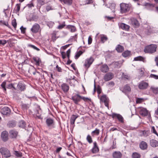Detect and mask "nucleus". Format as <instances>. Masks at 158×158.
Instances as JSON below:
<instances>
[{
  "instance_id": "nucleus-1",
  "label": "nucleus",
  "mask_w": 158,
  "mask_h": 158,
  "mask_svg": "<svg viewBox=\"0 0 158 158\" xmlns=\"http://www.w3.org/2000/svg\"><path fill=\"white\" fill-rule=\"evenodd\" d=\"M131 5L128 4L123 3L120 4V12L122 14L126 13L129 11Z\"/></svg>"
},
{
  "instance_id": "nucleus-2",
  "label": "nucleus",
  "mask_w": 158,
  "mask_h": 158,
  "mask_svg": "<svg viewBox=\"0 0 158 158\" xmlns=\"http://www.w3.org/2000/svg\"><path fill=\"white\" fill-rule=\"evenodd\" d=\"M0 112L3 118L9 116L11 113L10 109L7 106H5L0 109Z\"/></svg>"
},
{
  "instance_id": "nucleus-3",
  "label": "nucleus",
  "mask_w": 158,
  "mask_h": 158,
  "mask_svg": "<svg viewBox=\"0 0 158 158\" xmlns=\"http://www.w3.org/2000/svg\"><path fill=\"white\" fill-rule=\"evenodd\" d=\"M156 45L151 44L145 47L144 51L145 53L152 54L156 51Z\"/></svg>"
},
{
  "instance_id": "nucleus-4",
  "label": "nucleus",
  "mask_w": 158,
  "mask_h": 158,
  "mask_svg": "<svg viewBox=\"0 0 158 158\" xmlns=\"http://www.w3.org/2000/svg\"><path fill=\"white\" fill-rule=\"evenodd\" d=\"M0 152L4 157L8 158L11 156V153L10 151L7 148L2 147L0 148Z\"/></svg>"
},
{
  "instance_id": "nucleus-5",
  "label": "nucleus",
  "mask_w": 158,
  "mask_h": 158,
  "mask_svg": "<svg viewBox=\"0 0 158 158\" xmlns=\"http://www.w3.org/2000/svg\"><path fill=\"white\" fill-rule=\"evenodd\" d=\"M76 105H80L79 102L81 101V96L78 94H75L70 98Z\"/></svg>"
},
{
  "instance_id": "nucleus-6",
  "label": "nucleus",
  "mask_w": 158,
  "mask_h": 158,
  "mask_svg": "<svg viewBox=\"0 0 158 158\" xmlns=\"http://www.w3.org/2000/svg\"><path fill=\"white\" fill-rule=\"evenodd\" d=\"M94 61V59L92 56L86 59L84 65L85 68L87 70L90 67Z\"/></svg>"
},
{
  "instance_id": "nucleus-7",
  "label": "nucleus",
  "mask_w": 158,
  "mask_h": 158,
  "mask_svg": "<svg viewBox=\"0 0 158 158\" xmlns=\"http://www.w3.org/2000/svg\"><path fill=\"white\" fill-rule=\"evenodd\" d=\"M16 90L19 92L24 91L26 89V85L22 82L20 81L17 84Z\"/></svg>"
},
{
  "instance_id": "nucleus-8",
  "label": "nucleus",
  "mask_w": 158,
  "mask_h": 158,
  "mask_svg": "<svg viewBox=\"0 0 158 158\" xmlns=\"http://www.w3.org/2000/svg\"><path fill=\"white\" fill-rule=\"evenodd\" d=\"M46 123L49 129H51L55 127L54 121L50 118H48L46 119Z\"/></svg>"
},
{
  "instance_id": "nucleus-9",
  "label": "nucleus",
  "mask_w": 158,
  "mask_h": 158,
  "mask_svg": "<svg viewBox=\"0 0 158 158\" xmlns=\"http://www.w3.org/2000/svg\"><path fill=\"white\" fill-rule=\"evenodd\" d=\"M109 116L112 117L113 118H116L118 121L121 123H124V119L122 116L119 114L115 113H113L112 114H110Z\"/></svg>"
},
{
  "instance_id": "nucleus-10",
  "label": "nucleus",
  "mask_w": 158,
  "mask_h": 158,
  "mask_svg": "<svg viewBox=\"0 0 158 158\" xmlns=\"http://www.w3.org/2000/svg\"><path fill=\"white\" fill-rule=\"evenodd\" d=\"M149 86L148 83L144 81H142L139 84L138 87L140 89L144 90L146 89Z\"/></svg>"
},
{
  "instance_id": "nucleus-11",
  "label": "nucleus",
  "mask_w": 158,
  "mask_h": 158,
  "mask_svg": "<svg viewBox=\"0 0 158 158\" xmlns=\"http://www.w3.org/2000/svg\"><path fill=\"white\" fill-rule=\"evenodd\" d=\"M10 136L11 139H16L18 135L19 132L15 129L10 130L9 131Z\"/></svg>"
},
{
  "instance_id": "nucleus-12",
  "label": "nucleus",
  "mask_w": 158,
  "mask_h": 158,
  "mask_svg": "<svg viewBox=\"0 0 158 158\" xmlns=\"http://www.w3.org/2000/svg\"><path fill=\"white\" fill-rule=\"evenodd\" d=\"M1 137L3 141H7L9 139L8 132L6 131H3L1 134Z\"/></svg>"
},
{
  "instance_id": "nucleus-13",
  "label": "nucleus",
  "mask_w": 158,
  "mask_h": 158,
  "mask_svg": "<svg viewBox=\"0 0 158 158\" xmlns=\"http://www.w3.org/2000/svg\"><path fill=\"white\" fill-rule=\"evenodd\" d=\"M40 28V26L37 23H35L31 28V30L33 33H36L39 32Z\"/></svg>"
},
{
  "instance_id": "nucleus-14",
  "label": "nucleus",
  "mask_w": 158,
  "mask_h": 158,
  "mask_svg": "<svg viewBox=\"0 0 158 158\" xmlns=\"http://www.w3.org/2000/svg\"><path fill=\"white\" fill-rule=\"evenodd\" d=\"M60 88L64 93H67L69 90V87L67 84L63 83L61 85Z\"/></svg>"
},
{
  "instance_id": "nucleus-15",
  "label": "nucleus",
  "mask_w": 158,
  "mask_h": 158,
  "mask_svg": "<svg viewBox=\"0 0 158 158\" xmlns=\"http://www.w3.org/2000/svg\"><path fill=\"white\" fill-rule=\"evenodd\" d=\"M113 77L114 75L113 73L109 72L105 74L104 77L103 79L105 81H107L111 80Z\"/></svg>"
},
{
  "instance_id": "nucleus-16",
  "label": "nucleus",
  "mask_w": 158,
  "mask_h": 158,
  "mask_svg": "<svg viewBox=\"0 0 158 158\" xmlns=\"http://www.w3.org/2000/svg\"><path fill=\"white\" fill-rule=\"evenodd\" d=\"M75 77L73 76L72 79L67 78L66 79V81L69 83L70 85L74 86L75 85V82L77 81V80L75 79Z\"/></svg>"
},
{
  "instance_id": "nucleus-17",
  "label": "nucleus",
  "mask_w": 158,
  "mask_h": 158,
  "mask_svg": "<svg viewBox=\"0 0 158 158\" xmlns=\"http://www.w3.org/2000/svg\"><path fill=\"white\" fill-rule=\"evenodd\" d=\"M28 72L29 73L31 74H33V75H35L37 73L39 75H41V74L40 73V72L37 71L35 69L33 66H31V67L29 68Z\"/></svg>"
},
{
  "instance_id": "nucleus-18",
  "label": "nucleus",
  "mask_w": 158,
  "mask_h": 158,
  "mask_svg": "<svg viewBox=\"0 0 158 158\" xmlns=\"http://www.w3.org/2000/svg\"><path fill=\"white\" fill-rule=\"evenodd\" d=\"M140 110L139 111V113L142 116H145L147 115L148 111L144 108L140 107Z\"/></svg>"
},
{
  "instance_id": "nucleus-19",
  "label": "nucleus",
  "mask_w": 158,
  "mask_h": 158,
  "mask_svg": "<svg viewBox=\"0 0 158 158\" xmlns=\"http://www.w3.org/2000/svg\"><path fill=\"white\" fill-rule=\"evenodd\" d=\"M17 124V122L14 120H10L7 123V125L9 128H14Z\"/></svg>"
},
{
  "instance_id": "nucleus-20",
  "label": "nucleus",
  "mask_w": 158,
  "mask_h": 158,
  "mask_svg": "<svg viewBox=\"0 0 158 158\" xmlns=\"http://www.w3.org/2000/svg\"><path fill=\"white\" fill-rule=\"evenodd\" d=\"M100 70L102 72L106 73L109 71V68L107 64H102L100 67Z\"/></svg>"
},
{
  "instance_id": "nucleus-21",
  "label": "nucleus",
  "mask_w": 158,
  "mask_h": 158,
  "mask_svg": "<svg viewBox=\"0 0 158 158\" xmlns=\"http://www.w3.org/2000/svg\"><path fill=\"white\" fill-rule=\"evenodd\" d=\"M79 117V115L77 114H73L70 118V123L71 125H73L74 124L76 119Z\"/></svg>"
},
{
  "instance_id": "nucleus-22",
  "label": "nucleus",
  "mask_w": 158,
  "mask_h": 158,
  "mask_svg": "<svg viewBox=\"0 0 158 158\" xmlns=\"http://www.w3.org/2000/svg\"><path fill=\"white\" fill-rule=\"evenodd\" d=\"M113 158H121L122 154L120 151H115L113 153Z\"/></svg>"
},
{
  "instance_id": "nucleus-23",
  "label": "nucleus",
  "mask_w": 158,
  "mask_h": 158,
  "mask_svg": "<svg viewBox=\"0 0 158 158\" xmlns=\"http://www.w3.org/2000/svg\"><path fill=\"white\" fill-rule=\"evenodd\" d=\"M150 146L152 147L156 148L158 146V141L156 140L152 139L150 140Z\"/></svg>"
},
{
  "instance_id": "nucleus-24",
  "label": "nucleus",
  "mask_w": 158,
  "mask_h": 158,
  "mask_svg": "<svg viewBox=\"0 0 158 158\" xmlns=\"http://www.w3.org/2000/svg\"><path fill=\"white\" fill-rule=\"evenodd\" d=\"M140 148L142 150H145L148 148V145L147 143L144 141H142L139 144Z\"/></svg>"
},
{
  "instance_id": "nucleus-25",
  "label": "nucleus",
  "mask_w": 158,
  "mask_h": 158,
  "mask_svg": "<svg viewBox=\"0 0 158 158\" xmlns=\"http://www.w3.org/2000/svg\"><path fill=\"white\" fill-rule=\"evenodd\" d=\"M32 59L33 60V62L37 66H40V64L41 63V60L40 59L37 57H34Z\"/></svg>"
},
{
  "instance_id": "nucleus-26",
  "label": "nucleus",
  "mask_w": 158,
  "mask_h": 158,
  "mask_svg": "<svg viewBox=\"0 0 158 158\" xmlns=\"http://www.w3.org/2000/svg\"><path fill=\"white\" fill-rule=\"evenodd\" d=\"M105 6L108 8H110L113 11L115 8V4L113 2L109 3L108 4H106Z\"/></svg>"
},
{
  "instance_id": "nucleus-27",
  "label": "nucleus",
  "mask_w": 158,
  "mask_h": 158,
  "mask_svg": "<svg viewBox=\"0 0 158 158\" xmlns=\"http://www.w3.org/2000/svg\"><path fill=\"white\" fill-rule=\"evenodd\" d=\"M131 88L128 84L125 85L123 88L122 92L124 93H129L131 92Z\"/></svg>"
},
{
  "instance_id": "nucleus-28",
  "label": "nucleus",
  "mask_w": 158,
  "mask_h": 158,
  "mask_svg": "<svg viewBox=\"0 0 158 158\" xmlns=\"http://www.w3.org/2000/svg\"><path fill=\"white\" fill-rule=\"evenodd\" d=\"M131 24L135 27H138L139 26L138 21L136 19L134 18L131 19Z\"/></svg>"
},
{
  "instance_id": "nucleus-29",
  "label": "nucleus",
  "mask_w": 158,
  "mask_h": 158,
  "mask_svg": "<svg viewBox=\"0 0 158 158\" xmlns=\"http://www.w3.org/2000/svg\"><path fill=\"white\" fill-rule=\"evenodd\" d=\"M134 60L136 61H142L144 63H145L146 62L145 58L141 56H139L136 57L134 58Z\"/></svg>"
},
{
  "instance_id": "nucleus-30",
  "label": "nucleus",
  "mask_w": 158,
  "mask_h": 158,
  "mask_svg": "<svg viewBox=\"0 0 158 158\" xmlns=\"http://www.w3.org/2000/svg\"><path fill=\"white\" fill-rule=\"evenodd\" d=\"M18 126L19 127L25 129L26 127V122L23 120L20 121L19 123Z\"/></svg>"
},
{
  "instance_id": "nucleus-31",
  "label": "nucleus",
  "mask_w": 158,
  "mask_h": 158,
  "mask_svg": "<svg viewBox=\"0 0 158 158\" xmlns=\"http://www.w3.org/2000/svg\"><path fill=\"white\" fill-rule=\"evenodd\" d=\"M21 108L24 111H27L30 107V105L28 104L22 103L21 105Z\"/></svg>"
},
{
  "instance_id": "nucleus-32",
  "label": "nucleus",
  "mask_w": 158,
  "mask_h": 158,
  "mask_svg": "<svg viewBox=\"0 0 158 158\" xmlns=\"http://www.w3.org/2000/svg\"><path fill=\"white\" fill-rule=\"evenodd\" d=\"M16 84L15 83H9L6 85V88L8 89H11V91L12 90H15L16 89V88L15 86V85Z\"/></svg>"
},
{
  "instance_id": "nucleus-33",
  "label": "nucleus",
  "mask_w": 158,
  "mask_h": 158,
  "mask_svg": "<svg viewBox=\"0 0 158 158\" xmlns=\"http://www.w3.org/2000/svg\"><path fill=\"white\" fill-rule=\"evenodd\" d=\"M131 51L127 50L124 52L122 54V56L124 57H127L131 55Z\"/></svg>"
},
{
  "instance_id": "nucleus-34",
  "label": "nucleus",
  "mask_w": 158,
  "mask_h": 158,
  "mask_svg": "<svg viewBox=\"0 0 158 158\" xmlns=\"http://www.w3.org/2000/svg\"><path fill=\"white\" fill-rule=\"evenodd\" d=\"M65 28L70 30V31L72 32H73L76 31V27L73 25H68Z\"/></svg>"
},
{
  "instance_id": "nucleus-35",
  "label": "nucleus",
  "mask_w": 158,
  "mask_h": 158,
  "mask_svg": "<svg viewBox=\"0 0 158 158\" xmlns=\"http://www.w3.org/2000/svg\"><path fill=\"white\" fill-rule=\"evenodd\" d=\"M115 50L118 52L120 53L122 52L124 50V47L123 46L118 44L115 48Z\"/></svg>"
},
{
  "instance_id": "nucleus-36",
  "label": "nucleus",
  "mask_w": 158,
  "mask_h": 158,
  "mask_svg": "<svg viewBox=\"0 0 158 158\" xmlns=\"http://www.w3.org/2000/svg\"><path fill=\"white\" fill-rule=\"evenodd\" d=\"M61 2H63L64 4L68 6L71 5L73 3V0H59Z\"/></svg>"
},
{
  "instance_id": "nucleus-37",
  "label": "nucleus",
  "mask_w": 158,
  "mask_h": 158,
  "mask_svg": "<svg viewBox=\"0 0 158 158\" xmlns=\"http://www.w3.org/2000/svg\"><path fill=\"white\" fill-rule=\"evenodd\" d=\"M13 96V98L16 99H17L19 98V96L18 95L19 91L16 89L12 90L11 91Z\"/></svg>"
},
{
  "instance_id": "nucleus-38",
  "label": "nucleus",
  "mask_w": 158,
  "mask_h": 158,
  "mask_svg": "<svg viewBox=\"0 0 158 158\" xmlns=\"http://www.w3.org/2000/svg\"><path fill=\"white\" fill-rule=\"evenodd\" d=\"M120 27L123 30L128 31L129 29V26L123 23H121Z\"/></svg>"
},
{
  "instance_id": "nucleus-39",
  "label": "nucleus",
  "mask_w": 158,
  "mask_h": 158,
  "mask_svg": "<svg viewBox=\"0 0 158 158\" xmlns=\"http://www.w3.org/2000/svg\"><path fill=\"white\" fill-rule=\"evenodd\" d=\"M2 24H3L7 27H8L9 28L12 30L11 26L9 25L8 22L7 21H6L4 20H0V25H2Z\"/></svg>"
},
{
  "instance_id": "nucleus-40",
  "label": "nucleus",
  "mask_w": 158,
  "mask_h": 158,
  "mask_svg": "<svg viewBox=\"0 0 158 158\" xmlns=\"http://www.w3.org/2000/svg\"><path fill=\"white\" fill-rule=\"evenodd\" d=\"M6 81H3L1 85V88L4 92H6Z\"/></svg>"
},
{
  "instance_id": "nucleus-41",
  "label": "nucleus",
  "mask_w": 158,
  "mask_h": 158,
  "mask_svg": "<svg viewBox=\"0 0 158 158\" xmlns=\"http://www.w3.org/2000/svg\"><path fill=\"white\" fill-rule=\"evenodd\" d=\"M20 3L17 4L16 5L15 8L14 10L13 13L17 14L19 12L20 10Z\"/></svg>"
},
{
  "instance_id": "nucleus-42",
  "label": "nucleus",
  "mask_w": 158,
  "mask_h": 158,
  "mask_svg": "<svg viewBox=\"0 0 158 158\" xmlns=\"http://www.w3.org/2000/svg\"><path fill=\"white\" fill-rule=\"evenodd\" d=\"M99 130L96 128L94 131L92 132L91 134L92 137H94L95 135H98L99 134Z\"/></svg>"
},
{
  "instance_id": "nucleus-43",
  "label": "nucleus",
  "mask_w": 158,
  "mask_h": 158,
  "mask_svg": "<svg viewBox=\"0 0 158 158\" xmlns=\"http://www.w3.org/2000/svg\"><path fill=\"white\" fill-rule=\"evenodd\" d=\"M132 158H140L141 155L140 154L136 152H133L132 155Z\"/></svg>"
},
{
  "instance_id": "nucleus-44",
  "label": "nucleus",
  "mask_w": 158,
  "mask_h": 158,
  "mask_svg": "<svg viewBox=\"0 0 158 158\" xmlns=\"http://www.w3.org/2000/svg\"><path fill=\"white\" fill-rule=\"evenodd\" d=\"M83 52H84L81 50L78 52H77L75 56V58L76 59H78L80 56L83 53Z\"/></svg>"
},
{
  "instance_id": "nucleus-45",
  "label": "nucleus",
  "mask_w": 158,
  "mask_h": 158,
  "mask_svg": "<svg viewBox=\"0 0 158 158\" xmlns=\"http://www.w3.org/2000/svg\"><path fill=\"white\" fill-rule=\"evenodd\" d=\"M150 89L152 90L154 94H158V87L156 88L151 87L150 88Z\"/></svg>"
},
{
  "instance_id": "nucleus-46",
  "label": "nucleus",
  "mask_w": 158,
  "mask_h": 158,
  "mask_svg": "<svg viewBox=\"0 0 158 158\" xmlns=\"http://www.w3.org/2000/svg\"><path fill=\"white\" fill-rule=\"evenodd\" d=\"M56 31H54L52 34V39L54 41H55L57 39L56 37Z\"/></svg>"
},
{
  "instance_id": "nucleus-47",
  "label": "nucleus",
  "mask_w": 158,
  "mask_h": 158,
  "mask_svg": "<svg viewBox=\"0 0 158 158\" xmlns=\"http://www.w3.org/2000/svg\"><path fill=\"white\" fill-rule=\"evenodd\" d=\"M100 101L102 102H104L107 101L106 96V95H103L100 98Z\"/></svg>"
},
{
  "instance_id": "nucleus-48",
  "label": "nucleus",
  "mask_w": 158,
  "mask_h": 158,
  "mask_svg": "<svg viewBox=\"0 0 158 158\" xmlns=\"http://www.w3.org/2000/svg\"><path fill=\"white\" fill-rule=\"evenodd\" d=\"M86 139L89 143H91L93 142V140L91 136L89 135H87Z\"/></svg>"
},
{
  "instance_id": "nucleus-49",
  "label": "nucleus",
  "mask_w": 158,
  "mask_h": 158,
  "mask_svg": "<svg viewBox=\"0 0 158 158\" xmlns=\"http://www.w3.org/2000/svg\"><path fill=\"white\" fill-rule=\"evenodd\" d=\"M11 25L13 26L14 29H15L17 27V23L16 21V19H15L12 20Z\"/></svg>"
},
{
  "instance_id": "nucleus-50",
  "label": "nucleus",
  "mask_w": 158,
  "mask_h": 158,
  "mask_svg": "<svg viewBox=\"0 0 158 158\" xmlns=\"http://www.w3.org/2000/svg\"><path fill=\"white\" fill-rule=\"evenodd\" d=\"M14 154L17 157H21L22 156V153L18 151H15Z\"/></svg>"
},
{
  "instance_id": "nucleus-51",
  "label": "nucleus",
  "mask_w": 158,
  "mask_h": 158,
  "mask_svg": "<svg viewBox=\"0 0 158 158\" xmlns=\"http://www.w3.org/2000/svg\"><path fill=\"white\" fill-rule=\"evenodd\" d=\"M108 40V38L107 36H102L101 37V41L102 43H104V42L107 41Z\"/></svg>"
},
{
  "instance_id": "nucleus-52",
  "label": "nucleus",
  "mask_w": 158,
  "mask_h": 158,
  "mask_svg": "<svg viewBox=\"0 0 158 158\" xmlns=\"http://www.w3.org/2000/svg\"><path fill=\"white\" fill-rule=\"evenodd\" d=\"M46 9L47 11L48 12L50 10H52L54 9L52 8V6L50 4L46 6Z\"/></svg>"
},
{
  "instance_id": "nucleus-53",
  "label": "nucleus",
  "mask_w": 158,
  "mask_h": 158,
  "mask_svg": "<svg viewBox=\"0 0 158 158\" xmlns=\"http://www.w3.org/2000/svg\"><path fill=\"white\" fill-rule=\"evenodd\" d=\"M81 100H83L85 102H87L88 101L90 102H91V100L90 98L87 97H85L82 96H81Z\"/></svg>"
},
{
  "instance_id": "nucleus-54",
  "label": "nucleus",
  "mask_w": 158,
  "mask_h": 158,
  "mask_svg": "<svg viewBox=\"0 0 158 158\" xmlns=\"http://www.w3.org/2000/svg\"><path fill=\"white\" fill-rule=\"evenodd\" d=\"M66 26L65 22H64L62 24H60L57 27V29H61Z\"/></svg>"
},
{
  "instance_id": "nucleus-55",
  "label": "nucleus",
  "mask_w": 158,
  "mask_h": 158,
  "mask_svg": "<svg viewBox=\"0 0 158 158\" xmlns=\"http://www.w3.org/2000/svg\"><path fill=\"white\" fill-rule=\"evenodd\" d=\"M99 151L98 148H93L91 150V152L93 153H96L98 152Z\"/></svg>"
},
{
  "instance_id": "nucleus-56",
  "label": "nucleus",
  "mask_w": 158,
  "mask_h": 158,
  "mask_svg": "<svg viewBox=\"0 0 158 158\" xmlns=\"http://www.w3.org/2000/svg\"><path fill=\"white\" fill-rule=\"evenodd\" d=\"M28 47L32 48L34 49L35 50L37 51H39L40 50V49L39 48H37L35 46L31 44H28Z\"/></svg>"
},
{
  "instance_id": "nucleus-57",
  "label": "nucleus",
  "mask_w": 158,
  "mask_h": 158,
  "mask_svg": "<svg viewBox=\"0 0 158 158\" xmlns=\"http://www.w3.org/2000/svg\"><path fill=\"white\" fill-rule=\"evenodd\" d=\"M97 92L98 94V96H99V95L101 93L102 91V89L100 85H98L97 86Z\"/></svg>"
},
{
  "instance_id": "nucleus-58",
  "label": "nucleus",
  "mask_w": 158,
  "mask_h": 158,
  "mask_svg": "<svg viewBox=\"0 0 158 158\" xmlns=\"http://www.w3.org/2000/svg\"><path fill=\"white\" fill-rule=\"evenodd\" d=\"M37 1L38 3L41 6L45 4V0H37Z\"/></svg>"
},
{
  "instance_id": "nucleus-59",
  "label": "nucleus",
  "mask_w": 158,
  "mask_h": 158,
  "mask_svg": "<svg viewBox=\"0 0 158 158\" xmlns=\"http://www.w3.org/2000/svg\"><path fill=\"white\" fill-rule=\"evenodd\" d=\"M143 99L142 98H137L136 99V102L137 104L143 102Z\"/></svg>"
},
{
  "instance_id": "nucleus-60",
  "label": "nucleus",
  "mask_w": 158,
  "mask_h": 158,
  "mask_svg": "<svg viewBox=\"0 0 158 158\" xmlns=\"http://www.w3.org/2000/svg\"><path fill=\"white\" fill-rule=\"evenodd\" d=\"M26 6L28 7L29 8H30L32 7H34V5L33 2L32 1H31L29 3L27 4Z\"/></svg>"
},
{
  "instance_id": "nucleus-61",
  "label": "nucleus",
  "mask_w": 158,
  "mask_h": 158,
  "mask_svg": "<svg viewBox=\"0 0 158 158\" xmlns=\"http://www.w3.org/2000/svg\"><path fill=\"white\" fill-rule=\"evenodd\" d=\"M144 6H148L149 7H153L154 6L155 4H151L149 3H145L144 5Z\"/></svg>"
},
{
  "instance_id": "nucleus-62",
  "label": "nucleus",
  "mask_w": 158,
  "mask_h": 158,
  "mask_svg": "<svg viewBox=\"0 0 158 158\" xmlns=\"http://www.w3.org/2000/svg\"><path fill=\"white\" fill-rule=\"evenodd\" d=\"M20 29L21 30V32L22 33L25 34L26 32V28L23 27V26H22L20 28Z\"/></svg>"
},
{
  "instance_id": "nucleus-63",
  "label": "nucleus",
  "mask_w": 158,
  "mask_h": 158,
  "mask_svg": "<svg viewBox=\"0 0 158 158\" xmlns=\"http://www.w3.org/2000/svg\"><path fill=\"white\" fill-rule=\"evenodd\" d=\"M56 69L57 71L58 72H62V69L61 67H59L58 65L56 66Z\"/></svg>"
},
{
  "instance_id": "nucleus-64",
  "label": "nucleus",
  "mask_w": 158,
  "mask_h": 158,
  "mask_svg": "<svg viewBox=\"0 0 158 158\" xmlns=\"http://www.w3.org/2000/svg\"><path fill=\"white\" fill-rule=\"evenodd\" d=\"M150 77L156 79H158V76L155 74H151L150 75Z\"/></svg>"
}]
</instances>
